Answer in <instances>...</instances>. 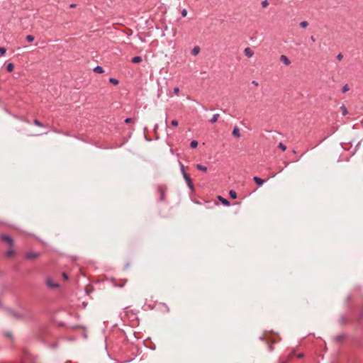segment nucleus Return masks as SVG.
Returning <instances> with one entry per match:
<instances>
[{
  "label": "nucleus",
  "mask_w": 363,
  "mask_h": 363,
  "mask_svg": "<svg viewBox=\"0 0 363 363\" xmlns=\"http://www.w3.org/2000/svg\"><path fill=\"white\" fill-rule=\"evenodd\" d=\"M33 123L38 127H45V125L38 119H34Z\"/></svg>",
  "instance_id": "obj_17"
},
{
  "label": "nucleus",
  "mask_w": 363,
  "mask_h": 363,
  "mask_svg": "<svg viewBox=\"0 0 363 363\" xmlns=\"http://www.w3.org/2000/svg\"><path fill=\"white\" fill-rule=\"evenodd\" d=\"M0 240L5 242L9 245V247H12L14 245V240L13 238L6 234H2L0 235Z\"/></svg>",
  "instance_id": "obj_2"
},
{
  "label": "nucleus",
  "mask_w": 363,
  "mask_h": 363,
  "mask_svg": "<svg viewBox=\"0 0 363 363\" xmlns=\"http://www.w3.org/2000/svg\"><path fill=\"white\" fill-rule=\"evenodd\" d=\"M109 82L114 85H118L119 83L118 80L115 78H110Z\"/></svg>",
  "instance_id": "obj_22"
},
{
  "label": "nucleus",
  "mask_w": 363,
  "mask_h": 363,
  "mask_svg": "<svg viewBox=\"0 0 363 363\" xmlns=\"http://www.w3.org/2000/svg\"><path fill=\"white\" fill-rule=\"evenodd\" d=\"M6 335L8 337H9V338H12V337H13L12 334H11V333H7L6 334Z\"/></svg>",
  "instance_id": "obj_37"
},
{
  "label": "nucleus",
  "mask_w": 363,
  "mask_h": 363,
  "mask_svg": "<svg viewBox=\"0 0 363 363\" xmlns=\"http://www.w3.org/2000/svg\"><path fill=\"white\" fill-rule=\"evenodd\" d=\"M200 52V48L199 47L196 46V47H194L192 50H191V53L194 55H196L199 53Z\"/></svg>",
  "instance_id": "obj_18"
},
{
  "label": "nucleus",
  "mask_w": 363,
  "mask_h": 363,
  "mask_svg": "<svg viewBox=\"0 0 363 363\" xmlns=\"http://www.w3.org/2000/svg\"><path fill=\"white\" fill-rule=\"evenodd\" d=\"M308 26V23L306 21H301L300 23V26L301 28H306Z\"/></svg>",
  "instance_id": "obj_25"
},
{
  "label": "nucleus",
  "mask_w": 363,
  "mask_h": 363,
  "mask_svg": "<svg viewBox=\"0 0 363 363\" xmlns=\"http://www.w3.org/2000/svg\"><path fill=\"white\" fill-rule=\"evenodd\" d=\"M187 15V11L186 9H183L182 11V16L185 17Z\"/></svg>",
  "instance_id": "obj_33"
},
{
  "label": "nucleus",
  "mask_w": 363,
  "mask_h": 363,
  "mask_svg": "<svg viewBox=\"0 0 363 363\" xmlns=\"http://www.w3.org/2000/svg\"><path fill=\"white\" fill-rule=\"evenodd\" d=\"M157 128H158V125H157V124H156V125H155V130H156Z\"/></svg>",
  "instance_id": "obj_43"
},
{
  "label": "nucleus",
  "mask_w": 363,
  "mask_h": 363,
  "mask_svg": "<svg viewBox=\"0 0 363 363\" xmlns=\"http://www.w3.org/2000/svg\"><path fill=\"white\" fill-rule=\"evenodd\" d=\"M8 313L10 315H11L12 317L16 318V319H23L25 318V315L21 314V313H19L16 311H14L13 310H9L8 311Z\"/></svg>",
  "instance_id": "obj_4"
},
{
  "label": "nucleus",
  "mask_w": 363,
  "mask_h": 363,
  "mask_svg": "<svg viewBox=\"0 0 363 363\" xmlns=\"http://www.w3.org/2000/svg\"><path fill=\"white\" fill-rule=\"evenodd\" d=\"M25 257L29 259H35L39 257V254L34 252H30L26 253Z\"/></svg>",
  "instance_id": "obj_5"
},
{
  "label": "nucleus",
  "mask_w": 363,
  "mask_h": 363,
  "mask_svg": "<svg viewBox=\"0 0 363 363\" xmlns=\"http://www.w3.org/2000/svg\"><path fill=\"white\" fill-rule=\"evenodd\" d=\"M26 40L28 42H33L35 40V38L32 35H26Z\"/></svg>",
  "instance_id": "obj_24"
},
{
  "label": "nucleus",
  "mask_w": 363,
  "mask_h": 363,
  "mask_svg": "<svg viewBox=\"0 0 363 363\" xmlns=\"http://www.w3.org/2000/svg\"><path fill=\"white\" fill-rule=\"evenodd\" d=\"M220 115L218 113H215L213 115V117L209 120V122L211 123H216L219 118Z\"/></svg>",
  "instance_id": "obj_12"
},
{
  "label": "nucleus",
  "mask_w": 363,
  "mask_h": 363,
  "mask_svg": "<svg viewBox=\"0 0 363 363\" xmlns=\"http://www.w3.org/2000/svg\"><path fill=\"white\" fill-rule=\"evenodd\" d=\"M311 40L313 41V42H315V38H314V36H311Z\"/></svg>",
  "instance_id": "obj_39"
},
{
  "label": "nucleus",
  "mask_w": 363,
  "mask_h": 363,
  "mask_svg": "<svg viewBox=\"0 0 363 363\" xmlns=\"http://www.w3.org/2000/svg\"><path fill=\"white\" fill-rule=\"evenodd\" d=\"M6 52V49L4 47H0V56L4 55Z\"/></svg>",
  "instance_id": "obj_27"
},
{
  "label": "nucleus",
  "mask_w": 363,
  "mask_h": 363,
  "mask_svg": "<svg viewBox=\"0 0 363 363\" xmlns=\"http://www.w3.org/2000/svg\"><path fill=\"white\" fill-rule=\"evenodd\" d=\"M337 60L340 61L342 60V59L343 58V55L341 54V53H339L337 57H336Z\"/></svg>",
  "instance_id": "obj_32"
},
{
  "label": "nucleus",
  "mask_w": 363,
  "mask_h": 363,
  "mask_svg": "<svg viewBox=\"0 0 363 363\" xmlns=\"http://www.w3.org/2000/svg\"><path fill=\"white\" fill-rule=\"evenodd\" d=\"M171 125L174 127H177L178 125V121L177 120H173L171 122Z\"/></svg>",
  "instance_id": "obj_31"
},
{
  "label": "nucleus",
  "mask_w": 363,
  "mask_h": 363,
  "mask_svg": "<svg viewBox=\"0 0 363 363\" xmlns=\"http://www.w3.org/2000/svg\"><path fill=\"white\" fill-rule=\"evenodd\" d=\"M261 4L263 8H266L269 5V3H268L267 0H264V1H262Z\"/></svg>",
  "instance_id": "obj_28"
},
{
  "label": "nucleus",
  "mask_w": 363,
  "mask_h": 363,
  "mask_svg": "<svg viewBox=\"0 0 363 363\" xmlns=\"http://www.w3.org/2000/svg\"><path fill=\"white\" fill-rule=\"evenodd\" d=\"M46 284L49 288L55 289L59 287V284L53 283L50 279H47Z\"/></svg>",
  "instance_id": "obj_8"
},
{
  "label": "nucleus",
  "mask_w": 363,
  "mask_h": 363,
  "mask_svg": "<svg viewBox=\"0 0 363 363\" xmlns=\"http://www.w3.org/2000/svg\"><path fill=\"white\" fill-rule=\"evenodd\" d=\"M340 110L342 111V113L343 116H346L347 114V108L346 106L342 104L341 106H340Z\"/></svg>",
  "instance_id": "obj_19"
},
{
  "label": "nucleus",
  "mask_w": 363,
  "mask_h": 363,
  "mask_svg": "<svg viewBox=\"0 0 363 363\" xmlns=\"http://www.w3.org/2000/svg\"><path fill=\"white\" fill-rule=\"evenodd\" d=\"M75 6H76V4H72L70 5V7H71V8H74Z\"/></svg>",
  "instance_id": "obj_41"
},
{
  "label": "nucleus",
  "mask_w": 363,
  "mask_h": 363,
  "mask_svg": "<svg viewBox=\"0 0 363 363\" xmlns=\"http://www.w3.org/2000/svg\"><path fill=\"white\" fill-rule=\"evenodd\" d=\"M229 195H230V198H232L233 199H235L237 198V193L234 190H230L229 191Z\"/></svg>",
  "instance_id": "obj_21"
},
{
  "label": "nucleus",
  "mask_w": 363,
  "mask_h": 363,
  "mask_svg": "<svg viewBox=\"0 0 363 363\" xmlns=\"http://www.w3.org/2000/svg\"><path fill=\"white\" fill-rule=\"evenodd\" d=\"M198 146V142L196 140H192L190 143L191 148H196Z\"/></svg>",
  "instance_id": "obj_23"
},
{
  "label": "nucleus",
  "mask_w": 363,
  "mask_h": 363,
  "mask_svg": "<svg viewBox=\"0 0 363 363\" xmlns=\"http://www.w3.org/2000/svg\"><path fill=\"white\" fill-rule=\"evenodd\" d=\"M347 321V318L345 315L340 316V318L338 319L339 324L342 325L346 324Z\"/></svg>",
  "instance_id": "obj_11"
},
{
  "label": "nucleus",
  "mask_w": 363,
  "mask_h": 363,
  "mask_svg": "<svg viewBox=\"0 0 363 363\" xmlns=\"http://www.w3.org/2000/svg\"><path fill=\"white\" fill-rule=\"evenodd\" d=\"M157 192L160 194V201H164L165 200V189L162 186H158L157 188Z\"/></svg>",
  "instance_id": "obj_3"
},
{
  "label": "nucleus",
  "mask_w": 363,
  "mask_h": 363,
  "mask_svg": "<svg viewBox=\"0 0 363 363\" xmlns=\"http://www.w3.org/2000/svg\"><path fill=\"white\" fill-rule=\"evenodd\" d=\"M218 199L221 201V203L224 205V206H229L230 205V202L226 199H224L223 198L222 196H219L218 197Z\"/></svg>",
  "instance_id": "obj_14"
},
{
  "label": "nucleus",
  "mask_w": 363,
  "mask_h": 363,
  "mask_svg": "<svg viewBox=\"0 0 363 363\" xmlns=\"http://www.w3.org/2000/svg\"><path fill=\"white\" fill-rule=\"evenodd\" d=\"M196 169H197L198 170H200V171H202V172H207V169H207V167L203 166V165L200 164H197L196 165Z\"/></svg>",
  "instance_id": "obj_13"
},
{
  "label": "nucleus",
  "mask_w": 363,
  "mask_h": 363,
  "mask_svg": "<svg viewBox=\"0 0 363 363\" xmlns=\"http://www.w3.org/2000/svg\"><path fill=\"white\" fill-rule=\"evenodd\" d=\"M278 147L280 148L282 151H285L286 150V147L282 143H280L278 145Z\"/></svg>",
  "instance_id": "obj_26"
},
{
  "label": "nucleus",
  "mask_w": 363,
  "mask_h": 363,
  "mask_svg": "<svg viewBox=\"0 0 363 363\" xmlns=\"http://www.w3.org/2000/svg\"><path fill=\"white\" fill-rule=\"evenodd\" d=\"M94 72L98 74H101L104 72V69L101 66H96L94 68Z\"/></svg>",
  "instance_id": "obj_15"
},
{
  "label": "nucleus",
  "mask_w": 363,
  "mask_h": 363,
  "mask_svg": "<svg viewBox=\"0 0 363 363\" xmlns=\"http://www.w3.org/2000/svg\"><path fill=\"white\" fill-rule=\"evenodd\" d=\"M62 277L65 279L67 280L68 279V275L65 273V272H63L62 273Z\"/></svg>",
  "instance_id": "obj_36"
},
{
  "label": "nucleus",
  "mask_w": 363,
  "mask_h": 363,
  "mask_svg": "<svg viewBox=\"0 0 363 363\" xmlns=\"http://www.w3.org/2000/svg\"><path fill=\"white\" fill-rule=\"evenodd\" d=\"M279 363H286V361H280Z\"/></svg>",
  "instance_id": "obj_44"
},
{
  "label": "nucleus",
  "mask_w": 363,
  "mask_h": 363,
  "mask_svg": "<svg viewBox=\"0 0 363 363\" xmlns=\"http://www.w3.org/2000/svg\"><path fill=\"white\" fill-rule=\"evenodd\" d=\"M252 84H255V86H258V82L256 81H252Z\"/></svg>",
  "instance_id": "obj_40"
},
{
  "label": "nucleus",
  "mask_w": 363,
  "mask_h": 363,
  "mask_svg": "<svg viewBox=\"0 0 363 363\" xmlns=\"http://www.w3.org/2000/svg\"><path fill=\"white\" fill-rule=\"evenodd\" d=\"M130 266V264L129 263H127L125 266V268L128 267Z\"/></svg>",
  "instance_id": "obj_42"
},
{
  "label": "nucleus",
  "mask_w": 363,
  "mask_h": 363,
  "mask_svg": "<svg viewBox=\"0 0 363 363\" xmlns=\"http://www.w3.org/2000/svg\"><path fill=\"white\" fill-rule=\"evenodd\" d=\"M13 68H14V65L13 63H9L6 66V70L9 72H11L13 70Z\"/></svg>",
  "instance_id": "obj_20"
},
{
  "label": "nucleus",
  "mask_w": 363,
  "mask_h": 363,
  "mask_svg": "<svg viewBox=\"0 0 363 363\" xmlns=\"http://www.w3.org/2000/svg\"><path fill=\"white\" fill-rule=\"evenodd\" d=\"M26 122L29 123L28 120H24Z\"/></svg>",
  "instance_id": "obj_45"
},
{
  "label": "nucleus",
  "mask_w": 363,
  "mask_h": 363,
  "mask_svg": "<svg viewBox=\"0 0 363 363\" xmlns=\"http://www.w3.org/2000/svg\"><path fill=\"white\" fill-rule=\"evenodd\" d=\"M132 118H127L125 120V123H129L132 121Z\"/></svg>",
  "instance_id": "obj_35"
},
{
  "label": "nucleus",
  "mask_w": 363,
  "mask_h": 363,
  "mask_svg": "<svg viewBox=\"0 0 363 363\" xmlns=\"http://www.w3.org/2000/svg\"><path fill=\"white\" fill-rule=\"evenodd\" d=\"M348 90H349L348 85L347 84L344 85L342 87V92L345 93V92L347 91Z\"/></svg>",
  "instance_id": "obj_29"
},
{
  "label": "nucleus",
  "mask_w": 363,
  "mask_h": 363,
  "mask_svg": "<svg viewBox=\"0 0 363 363\" xmlns=\"http://www.w3.org/2000/svg\"><path fill=\"white\" fill-rule=\"evenodd\" d=\"M298 358H301L303 357V353H300L297 355Z\"/></svg>",
  "instance_id": "obj_38"
},
{
  "label": "nucleus",
  "mask_w": 363,
  "mask_h": 363,
  "mask_svg": "<svg viewBox=\"0 0 363 363\" xmlns=\"http://www.w3.org/2000/svg\"><path fill=\"white\" fill-rule=\"evenodd\" d=\"M280 60L286 65H289L291 63V60L285 55H281L280 56Z\"/></svg>",
  "instance_id": "obj_6"
},
{
  "label": "nucleus",
  "mask_w": 363,
  "mask_h": 363,
  "mask_svg": "<svg viewBox=\"0 0 363 363\" xmlns=\"http://www.w3.org/2000/svg\"><path fill=\"white\" fill-rule=\"evenodd\" d=\"M362 313H363V306H362Z\"/></svg>",
  "instance_id": "obj_46"
},
{
  "label": "nucleus",
  "mask_w": 363,
  "mask_h": 363,
  "mask_svg": "<svg viewBox=\"0 0 363 363\" xmlns=\"http://www.w3.org/2000/svg\"><path fill=\"white\" fill-rule=\"evenodd\" d=\"M133 63H139L142 62V57L140 56H135L131 60Z\"/></svg>",
  "instance_id": "obj_16"
},
{
  "label": "nucleus",
  "mask_w": 363,
  "mask_h": 363,
  "mask_svg": "<svg viewBox=\"0 0 363 363\" xmlns=\"http://www.w3.org/2000/svg\"><path fill=\"white\" fill-rule=\"evenodd\" d=\"M174 93L175 94H178L179 93V87H177H177H175V88L174 89Z\"/></svg>",
  "instance_id": "obj_34"
},
{
  "label": "nucleus",
  "mask_w": 363,
  "mask_h": 363,
  "mask_svg": "<svg viewBox=\"0 0 363 363\" xmlns=\"http://www.w3.org/2000/svg\"><path fill=\"white\" fill-rule=\"evenodd\" d=\"M253 180L259 186L262 185L264 183V180L258 177H254Z\"/></svg>",
  "instance_id": "obj_10"
},
{
  "label": "nucleus",
  "mask_w": 363,
  "mask_h": 363,
  "mask_svg": "<svg viewBox=\"0 0 363 363\" xmlns=\"http://www.w3.org/2000/svg\"><path fill=\"white\" fill-rule=\"evenodd\" d=\"M179 167H180L182 174L184 179H185L188 186L189 187V189H193L194 186H193L191 179L186 172L184 165L181 162H179Z\"/></svg>",
  "instance_id": "obj_1"
},
{
  "label": "nucleus",
  "mask_w": 363,
  "mask_h": 363,
  "mask_svg": "<svg viewBox=\"0 0 363 363\" xmlns=\"http://www.w3.org/2000/svg\"><path fill=\"white\" fill-rule=\"evenodd\" d=\"M15 253V252L13 250H9L7 252H6V255L8 257H10V256H12Z\"/></svg>",
  "instance_id": "obj_30"
},
{
  "label": "nucleus",
  "mask_w": 363,
  "mask_h": 363,
  "mask_svg": "<svg viewBox=\"0 0 363 363\" xmlns=\"http://www.w3.org/2000/svg\"><path fill=\"white\" fill-rule=\"evenodd\" d=\"M233 135L237 138L240 137V129L238 126L234 127L233 130Z\"/></svg>",
  "instance_id": "obj_9"
},
{
  "label": "nucleus",
  "mask_w": 363,
  "mask_h": 363,
  "mask_svg": "<svg viewBox=\"0 0 363 363\" xmlns=\"http://www.w3.org/2000/svg\"><path fill=\"white\" fill-rule=\"evenodd\" d=\"M244 53L248 58L252 57L254 55V52L250 48H245Z\"/></svg>",
  "instance_id": "obj_7"
}]
</instances>
